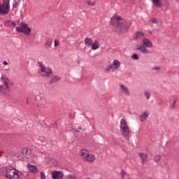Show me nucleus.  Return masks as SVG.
<instances>
[{
    "instance_id": "nucleus-15",
    "label": "nucleus",
    "mask_w": 179,
    "mask_h": 179,
    "mask_svg": "<svg viewBox=\"0 0 179 179\" xmlns=\"http://www.w3.org/2000/svg\"><path fill=\"white\" fill-rule=\"evenodd\" d=\"M120 87H121L123 93L127 94V96H131V94H129V90L128 89V87H127L123 84H120Z\"/></svg>"
},
{
    "instance_id": "nucleus-4",
    "label": "nucleus",
    "mask_w": 179,
    "mask_h": 179,
    "mask_svg": "<svg viewBox=\"0 0 179 179\" xmlns=\"http://www.w3.org/2000/svg\"><path fill=\"white\" fill-rule=\"evenodd\" d=\"M15 170H16V169L13 168V166H8L6 169L5 171V177L7 179H13V176H14V173H15Z\"/></svg>"
},
{
    "instance_id": "nucleus-36",
    "label": "nucleus",
    "mask_w": 179,
    "mask_h": 179,
    "mask_svg": "<svg viewBox=\"0 0 179 179\" xmlns=\"http://www.w3.org/2000/svg\"><path fill=\"white\" fill-rule=\"evenodd\" d=\"M19 179H23L25 178L24 175L23 174V173H22L21 171H20V176H18Z\"/></svg>"
},
{
    "instance_id": "nucleus-19",
    "label": "nucleus",
    "mask_w": 179,
    "mask_h": 179,
    "mask_svg": "<svg viewBox=\"0 0 179 179\" xmlns=\"http://www.w3.org/2000/svg\"><path fill=\"white\" fill-rule=\"evenodd\" d=\"M120 173L122 176V179H131L129 174H128L125 170L122 169Z\"/></svg>"
},
{
    "instance_id": "nucleus-5",
    "label": "nucleus",
    "mask_w": 179,
    "mask_h": 179,
    "mask_svg": "<svg viewBox=\"0 0 179 179\" xmlns=\"http://www.w3.org/2000/svg\"><path fill=\"white\" fill-rule=\"evenodd\" d=\"M51 176L52 179H64V173L61 171H53Z\"/></svg>"
},
{
    "instance_id": "nucleus-21",
    "label": "nucleus",
    "mask_w": 179,
    "mask_h": 179,
    "mask_svg": "<svg viewBox=\"0 0 179 179\" xmlns=\"http://www.w3.org/2000/svg\"><path fill=\"white\" fill-rule=\"evenodd\" d=\"M59 80H61V77H58L57 76H55L49 81V83L50 85H52V83H55Z\"/></svg>"
},
{
    "instance_id": "nucleus-2",
    "label": "nucleus",
    "mask_w": 179,
    "mask_h": 179,
    "mask_svg": "<svg viewBox=\"0 0 179 179\" xmlns=\"http://www.w3.org/2000/svg\"><path fill=\"white\" fill-rule=\"evenodd\" d=\"M16 31H17V33H23V34L29 35L31 33V29L27 26V24L21 22L20 27H16Z\"/></svg>"
},
{
    "instance_id": "nucleus-12",
    "label": "nucleus",
    "mask_w": 179,
    "mask_h": 179,
    "mask_svg": "<svg viewBox=\"0 0 179 179\" xmlns=\"http://www.w3.org/2000/svg\"><path fill=\"white\" fill-rule=\"evenodd\" d=\"M139 157L141 160L142 164H145L148 162V154L146 153H139Z\"/></svg>"
},
{
    "instance_id": "nucleus-24",
    "label": "nucleus",
    "mask_w": 179,
    "mask_h": 179,
    "mask_svg": "<svg viewBox=\"0 0 179 179\" xmlns=\"http://www.w3.org/2000/svg\"><path fill=\"white\" fill-rule=\"evenodd\" d=\"M152 3L154 6H156L157 8H161L162 0H152Z\"/></svg>"
},
{
    "instance_id": "nucleus-33",
    "label": "nucleus",
    "mask_w": 179,
    "mask_h": 179,
    "mask_svg": "<svg viewBox=\"0 0 179 179\" xmlns=\"http://www.w3.org/2000/svg\"><path fill=\"white\" fill-rule=\"evenodd\" d=\"M86 3H87V4L90 5V6H94V5H96V3H95V2L91 3L90 1H86Z\"/></svg>"
},
{
    "instance_id": "nucleus-7",
    "label": "nucleus",
    "mask_w": 179,
    "mask_h": 179,
    "mask_svg": "<svg viewBox=\"0 0 179 179\" xmlns=\"http://www.w3.org/2000/svg\"><path fill=\"white\" fill-rule=\"evenodd\" d=\"M120 132L127 141H129V127H123L122 129H120Z\"/></svg>"
},
{
    "instance_id": "nucleus-50",
    "label": "nucleus",
    "mask_w": 179,
    "mask_h": 179,
    "mask_svg": "<svg viewBox=\"0 0 179 179\" xmlns=\"http://www.w3.org/2000/svg\"><path fill=\"white\" fill-rule=\"evenodd\" d=\"M27 104H29V101L28 100L27 101Z\"/></svg>"
},
{
    "instance_id": "nucleus-45",
    "label": "nucleus",
    "mask_w": 179,
    "mask_h": 179,
    "mask_svg": "<svg viewBox=\"0 0 179 179\" xmlns=\"http://www.w3.org/2000/svg\"><path fill=\"white\" fill-rule=\"evenodd\" d=\"M3 64H4V65H8V62H6V61H4V62H3Z\"/></svg>"
},
{
    "instance_id": "nucleus-49",
    "label": "nucleus",
    "mask_w": 179,
    "mask_h": 179,
    "mask_svg": "<svg viewBox=\"0 0 179 179\" xmlns=\"http://www.w3.org/2000/svg\"><path fill=\"white\" fill-rule=\"evenodd\" d=\"M77 64H80V62H79V61H78V62H77Z\"/></svg>"
},
{
    "instance_id": "nucleus-32",
    "label": "nucleus",
    "mask_w": 179,
    "mask_h": 179,
    "mask_svg": "<svg viewBox=\"0 0 179 179\" xmlns=\"http://www.w3.org/2000/svg\"><path fill=\"white\" fill-rule=\"evenodd\" d=\"M131 58L133 59L138 60V59H139V56L138 55V54L134 53L132 55Z\"/></svg>"
},
{
    "instance_id": "nucleus-47",
    "label": "nucleus",
    "mask_w": 179,
    "mask_h": 179,
    "mask_svg": "<svg viewBox=\"0 0 179 179\" xmlns=\"http://www.w3.org/2000/svg\"><path fill=\"white\" fill-rule=\"evenodd\" d=\"M0 89H3V86L0 85Z\"/></svg>"
},
{
    "instance_id": "nucleus-22",
    "label": "nucleus",
    "mask_w": 179,
    "mask_h": 179,
    "mask_svg": "<svg viewBox=\"0 0 179 179\" xmlns=\"http://www.w3.org/2000/svg\"><path fill=\"white\" fill-rule=\"evenodd\" d=\"M122 128H128V124H127L125 119H122L120 121V129H122Z\"/></svg>"
},
{
    "instance_id": "nucleus-43",
    "label": "nucleus",
    "mask_w": 179,
    "mask_h": 179,
    "mask_svg": "<svg viewBox=\"0 0 179 179\" xmlns=\"http://www.w3.org/2000/svg\"><path fill=\"white\" fill-rule=\"evenodd\" d=\"M27 152H28L27 148H24V149L22 150V152H23V153H25L26 155H27Z\"/></svg>"
},
{
    "instance_id": "nucleus-25",
    "label": "nucleus",
    "mask_w": 179,
    "mask_h": 179,
    "mask_svg": "<svg viewBox=\"0 0 179 179\" xmlns=\"http://www.w3.org/2000/svg\"><path fill=\"white\" fill-rule=\"evenodd\" d=\"M73 129H74V131H76V132H78V133L80 132V131H84L80 125L74 126Z\"/></svg>"
},
{
    "instance_id": "nucleus-48",
    "label": "nucleus",
    "mask_w": 179,
    "mask_h": 179,
    "mask_svg": "<svg viewBox=\"0 0 179 179\" xmlns=\"http://www.w3.org/2000/svg\"><path fill=\"white\" fill-rule=\"evenodd\" d=\"M149 34H152V31H149Z\"/></svg>"
},
{
    "instance_id": "nucleus-29",
    "label": "nucleus",
    "mask_w": 179,
    "mask_h": 179,
    "mask_svg": "<svg viewBox=\"0 0 179 179\" xmlns=\"http://www.w3.org/2000/svg\"><path fill=\"white\" fill-rule=\"evenodd\" d=\"M66 179H78L75 175L69 174L66 176Z\"/></svg>"
},
{
    "instance_id": "nucleus-52",
    "label": "nucleus",
    "mask_w": 179,
    "mask_h": 179,
    "mask_svg": "<svg viewBox=\"0 0 179 179\" xmlns=\"http://www.w3.org/2000/svg\"><path fill=\"white\" fill-rule=\"evenodd\" d=\"M2 156V155L1 154H0V157Z\"/></svg>"
},
{
    "instance_id": "nucleus-40",
    "label": "nucleus",
    "mask_w": 179,
    "mask_h": 179,
    "mask_svg": "<svg viewBox=\"0 0 179 179\" xmlns=\"http://www.w3.org/2000/svg\"><path fill=\"white\" fill-rule=\"evenodd\" d=\"M59 45V42L57 41V40L55 41V47H58Z\"/></svg>"
},
{
    "instance_id": "nucleus-37",
    "label": "nucleus",
    "mask_w": 179,
    "mask_h": 179,
    "mask_svg": "<svg viewBox=\"0 0 179 179\" xmlns=\"http://www.w3.org/2000/svg\"><path fill=\"white\" fill-rule=\"evenodd\" d=\"M52 41H46L45 43V45H48V47H50L51 46V44H52Z\"/></svg>"
},
{
    "instance_id": "nucleus-38",
    "label": "nucleus",
    "mask_w": 179,
    "mask_h": 179,
    "mask_svg": "<svg viewBox=\"0 0 179 179\" xmlns=\"http://www.w3.org/2000/svg\"><path fill=\"white\" fill-rule=\"evenodd\" d=\"M19 6V2L15 1V3L13 4V8H17Z\"/></svg>"
},
{
    "instance_id": "nucleus-27",
    "label": "nucleus",
    "mask_w": 179,
    "mask_h": 179,
    "mask_svg": "<svg viewBox=\"0 0 179 179\" xmlns=\"http://www.w3.org/2000/svg\"><path fill=\"white\" fill-rule=\"evenodd\" d=\"M80 155H81L82 157H84V159H85L86 156H87L89 155V152L86 150H82Z\"/></svg>"
},
{
    "instance_id": "nucleus-1",
    "label": "nucleus",
    "mask_w": 179,
    "mask_h": 179,
    "mask_svg": "<svg viewBox=\"0 0 179 179\" xmlns=\"http://www.w3.org/2000/svg\"><path fill=\"white\" fill-rule=\"evenodd\" d=\"M110 24L115 26L120 31H122V30H127L131 27L132 21L122 19L121 16L113 17L110 20Z\"/></svg>"
},
{
    "instance_id": "nucleus-14",
    "label": "nucleus",
    "mask_w": 179,
    "mask_h": 179,
    "mask_svg": "<svg viewBox=\"0 0 179 179\" xmlns=\"http://www.w3.org/2000/svg\"><path fill=\"white\" fill-rule=\"evenodd\" d=\"M95 159L96 158L94 157V155L88 154L87 155H86L85 160V162H90V163H92V162H94Z\"/></svg>"
},
{
    "instance_id": "nucleus-46",
    "label": "nucleus",
    "mask_w": 179,
    "mask_h": 179,
    "mask_svg": "<svg viewBox=\"0 0 179 179\" xmlns=\"http://www.w3.org/2000/svg\"><path fill=\"white\" fill-rule=\"evenodd\" d=\"M162 104H163V103H162V102H158V103H157V105H158V106H162Z\"/></svg>"
},
{
    "instance_id": "nucleus-31",
    "label": "nucleus",
    "mask_w": 179,
    "mask_h": 179,
    "mask_svg": "<svg viewBox=\"0 0 179 179\" xmlns=\"http://www.w3.org/2000/svg\"><path fill=\"white\" fill-rule=\"evenodd\" d=\"M150 22L152 23H155V24H157V23H159V20H157V19H156L155 17L151 18Z\"/></svg>"
},
{
    "instance_id": "nucleus-51",
    "label": "nucleus",
    "mask_w": 179,
    "mask_h": 179,
    "mask_svg": "<svg viewBox=\"0 0 179 179\" xmlns=\"http://www.w3.org/2000/svg\"><path fill=\"white\" fill-rule=\"evenodd\" d=\"M10 85H13V83H10Z\"/></svg>"
},
{
    "instance_id": "nucleus-35",
    "label": "nucleus",
    "mask_w": 179,
    "mask_h": 179,
    "mask_svg": "<svg viewBox=\"0 0 179 179\" xmlns=\"http://www.w3.org/2000/svg\"><path fill=\"white\" fill-rule=\"evenodd\" d=\"M176 103H177V99H174L173 104L171 106V108H176Z\"/></svg>"
},
{
    "instance_id": "nucleus-30",
    "label": "nucleus",
    "mask_w": 179,
    "mask_h": 179,
    "mask_svg": "<svg viewBox=\"0 0 179 179\" xmlns=\"http://www.w3.org/2000/svg\"><path fill=\"white\" fill-rule=\"evenodd\" d=\"M161 159H162V157L160 155H157L154 157V160L155 162H156V163H159Z\"/></svg>"
},
{
    "instance_id": "nucleus-6",
    "label": "nucleus",
    "mask_w": 179,
    "mask_h": 179,
    "mask_svg": "<svg viewBox=\"0 0 179 179\" xmlns=\"http://www.w3.org/2000/svg\"><path fill=\"white\" fill-rule=\"evenodd\" d=\"M41 76L50 77V75L52 73V70H51V68H48V71H47V69L45 66H42L41 69Z\"/></svg>"
},
{
    "instance_id": "nucleus-39",
    "label": "nucleus",
    "mask_w": 179,
    "mask_h": 179,
    "mask_svg": "<svg viewBox=\"0 0 179 179\" xmlns=\"http://www.w3.org/2000/svg\"><path fill=\"white\" fill-rule=\"evenodd\" d=\"M41 179H45V174L43 172H41Z\"/></svg>"
},
{
    "instance_id": "nucleus-20",
    "label": "nucleus",
    "mask_w": 179,
    "mask_h": 179,
    "mask_svg": "<svg viewBox=\"0 0 179 179\" xmlns=\"http://www.w3.org/2000/svg\"><path fill=\"white\" fill-rule=\"evenodd\" d=\"M93 43V41L90 38H85L84 40V44L86 47H90Z\"/></svg>"
},
{
    "instance_id": "nucleus-41",
    "label": "nucleus",
    "mask_w": 179,
    "mask_h": 179,
    "mask_svg": "<svg viewBox=\"0 0 179 179\" xmlns=\"http://www.w3.org/2000/svg\"><path fill=\"white\" fill-rule=\"evenodd\" d=\"M38 65L40 68H43V66H44V65H43V62H38Z\"/></svg>"
},
{
    "instance_id": "nucleus-18",
    "label": "nucleus",
    "mask_w": 179,
    "mask_h": 179,
    "mask_svg": "<svg viewBox=\"0 0 179 179\" xmlns=\"http://www.w3.org/2000/svg\"><path fill=\"white\" fill-rule=\"evenodd\" d=\"M136 50L141 51L142 54H149V51H148V49H146V48H145L143 45L136 48Z\"/></svg>"
},
{
    "instance_id": "nucleus-16",
    "label": "nucleus",
    "mask_w": 179,
    "mask_h": 179,
    "mask_svg": "<svg viewBox=\"0 0 179 179\" xmlns=\"http://www.w3.org/2000/svg\"><path fill=\"white\" fill-rule=\"evenodd\" d=\"M113 71H115V69H118L121 66V62L120 61L115 59L113 62Z\"/></svg>"
},
{
    "instance_id": "nucleus-17",
    "label": "nucleus",
    "mask_w": 179,
    "mask_h": 179,
    "mask_svg": "<svg viewBox=\"0 0 179 179\" xmlns=\"http://www.w3.org/2000/svg\"><path fill=\"white\" fill-rule=\"evenodd\" d=\"M150 113L147 111H144L142 115H140V120L143 122V121H146V118L149 117Z\"/></svg>"
},
{
    "instance_id": "nucleus-42",
    "label": "nucleus",
    "mask_w": 179,
    "mask_h": 179,
    "mask_svg": "<svg viewBox=\"0 0 179 179\" xmlns=\"http://www.w3.org/2000/svg\"><path fill=\"white\" fill-rule=\"evenodd\" d=\"M153 69L155 71H160V67L159 66H156V67H154Z\"/></svg>"
},
{
    "instance_id": "nucleus-10",
    "label": "nucleus",
    "mask_w": 179,
    "mask_h": 179,
    "mask_svg": "<svg viewBox=\"0 0 179 179\" xmlns=\"http://www.w3.org/2000/svg\"><path fill=\"white\" fill-rule=\"evenodd\" d=\"M143 45L147 47V48H152V47H153V43H152V41L146 38L143 39Z\"/></svg>"
},
{
    "instance_id": "nucleus-8",
    "label": "nucleus",
    "mask_w": 179,
    "mask_h": 179,
    "mask_svg": "<svg viewBox=\"0 0 179 179\" xmlns=\"http://www.w3.org/2000/svg\"><path fill=\"white\" fill-rule=\"evenodd\" d=\"M27 168L29 170V173H32V174H36V173H38V169H37V166L27 164Z\"/></svg>"
},
{
    "instance_id": "nucleus-3",
    "label": "nucleus",
    "mask_w": 179,
    "mask_h": 179,
    "mask_svg": "<svg viewBox=\"0 0 179 179\" xmlns=\"http://www.w3.org/2000/svg\"><path fill=\"white\" fill-rule=\"evenodd\" d=\"M9 2L10 0H3V3H0V15H8L10 9Z\"/></svg>"
},
{
    "instance_id": "nucleus-34",
    "label": "nucleus",
    "mask_w": 179,
    "mask_h": 179,
    "mask_svg": "<svg viewBox=\"0 0 179 179\" xmlns=\"http://www.w3.org/2000/svg\"><path fill=\"white\" fill-rule=\"evenodd\" d=\"M145 97H146V99H147L148 100H149V99H150V93H149V92H145Z\"/></svg>"
},
{
    "instance_id": "nucleus-11",
    "label": "nucleus",
    "mask_w": 179,
    "mask_h": 179,
    "mask_svg": "<svg viewBox=\"0 0 179 179\" xmlns=\"http://www.w3.org/2000/svg\"><path fill=\"white\" fill-rule=\"evenodd\" d=\"M143 37H145V34L141 31H137L134 35L133 40H138V38H142Z\"/></svg>"
},
{
    "instance_id": "nucleus-23",
    "label": "nucleus",
    "mask_w": 179,
    "mask_h": 179,
    "mask_svg": "<svg viewBox=\"0 0 179 179\" xmlns=\"http://www.w3.org/2000/svg\"><path fill=\"white\" fill-rule=\"evenodd\" d=\"M91 45H92V50H93L94 51L95 50H97L100 47V45L99 44V41H94V42L92 43Z\"/></svg>"
},
{
    "instance_id": "nucleus-44",
    "label": "nucleus",
    "mask_w": 179,
    "mask_h": 179,
    "mask_svg": "<svg viewBox=\"0 0 179 179\" xmlns=\"http://www.w3.org/2000/svg\"><path fill=\"white\" fill-rule=\"evenodd\" d=\"M42 105L43 106V107H45L47 106V103L45 102V101H43Z\"/></svg>"
},
{
    "instance_id": "nucleus-28",
    "label": "nucleus",
    "mask_w": 179,
    "mask_h": 179,
    "mask_svg": "<svg viewBox=\"0 0 179 179\" xmlns=\"http://www.w3.org/2000/svg\"><path fill=\"white\" fill-rule=\"evenodd\" d=\"M111 69H113V71H114V66H113V64L108 66L105 69V72H110V71H111Z\"/></svg>"
},
{
    "instance_id": "nucleus-26",
    "label": "nucleus",
    "mask_w": 179,
    "mask_h": 179,
    "mask_svg": "<svg viewBox=\"0 0 179 179\" xmlns=\"http://www.w3.org/2000/svg\"><path fill=\"white\" fill-rule=\"evenodd\" d=\"M19 176L20 175V171L17 170V169H15V171H14V176H13V178L14 179H19Z\"/></svg>"
},
{
    "instance_id": "nucleus-53",
    "label": "nucleus",
    "mask_w": 179,
    "mask_h": 179,
    "mask_svg": "<svg viewBox=\"0 0 179 179\" xmlns=\"http://www.w3.org/2000/svg\"><path fill=\"white\" fill-rule=\"evenodd\" d=\"M176 1H178V0H176Z\"/></svg>"
},
{
    "instance_id": "nucleus-9",
    "label": "nucleus",
    "mask_w": 179,
    "mask_h": 179,
    "mask_svg": "<svg viewBox=\"0 0 179 179\" xmlns=\"http://www.w3.org/2000/svg\"><path fill=\"white\" fill-rule=\"evenodd\" d=\"M1 80H3V85L6 87V90H8V92H10V89H9V78H8L5 76H2L1 78Z\"/></svg>"
},
{
    "instance_id": "nucleus-13",
    "label": "nucleus",
    "mask_w": 179,
    "mask_h": 179,
    "mask_svg": "<svg viewBox=\"0 0 179 179\" xmlns=\"http://www.w3.org/2000/svg\"><path fill=\"white\" fill-rule=\"evenodd\" d=\"M4 26H6V27H16V22L10 20H6L4 22Z\"/></svg>"
}]
</instances>
